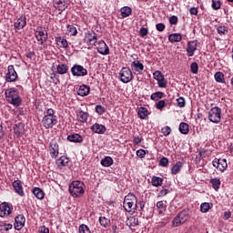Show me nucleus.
Returning <instances> with one entry per match:
<instances>
[{
  "label": "nucleus",
  "instance_id": "17",
  "mask_svg": "<svg viewBox=\"0 0 233 233\" xmlns=\"http://www.w3.org/2000/svg\"><path fill=\"white\" fill-rule=\"evenodd\" d=\"M13 188L18 196H25V191L23 190V184L21 183V180H15L13 182Z\"/></svg>",
  "mask_w": 233,
  "mask_h": 233
},
{
  "label": "nucleus",
  "instance_id": "36",
  "mask_svg": "<svg viewBox=\"0 0 233 233\" xmlns=\"http://www.w3.org/2000/svg\"><path fill=\"white\" fill-rule=\"evenodd\" d=\"M23 128H25L24 124L20 123V124L15 125L14 127L15 134H17V136H23V132H24Z\"/></svg>",
  "mask_w": 233,
  "mask_h": 233
},
{
  "label": "nucleus",
  "instance_id": "30",
  "mask_svg": "<svg viewBox=\"0 0 233 233\" xmlns=\"http://www.w3.org/2000/svg\"><path fill=\"white\" fill-rule=\"evenodd\" d=\"M137 116L140 119H147L148 117V109L147 107H140L137 111Z\"/></svg>",
  "mask_w": 233,
  "mask_h": 233
},
{
  "label": "nucleus",
  "instance_id": "10",
  "mask_svg": "<svg viewBox=\"0 0 233 233\" xmlns=\"http://www.w3.org/2000/svg\"><path fill=\"white\" fill-rule=\"evenodd\" d=\"M7 70L8 72L5 75V81H7V83H14V81L17 79V72H15L14 66H9Z\"/></svg>",
  "mask_w": 233,
  "mask_h": 233
},
{
  "label": "nucleus",
  "instance_id": "48",
  "mask_svg": "<svg viewBox=\"0 0 233 233\" xmlns=\"http://www.w3.org/2000/svg\"><path fill=\"white\" fill-rule=\"evenodd\" d=\"M211 6H212L213 10H219L221 8V1L212 0Z\"/></svg>",
  "mask_w": 233,
  "mask_h": 233
},
{
  "label": "nucleus",
  "instance_id": "64",
  "mask_svg": "<svg viewBox=\"0 0 233 233\" xmlns=\"http://www.w3.org/2000/svg\"><path fill=\"white\" fill-rule=\"evenodd\" d=\"M40 233H50V229H48L46 227H41Z\"/></svg>",
  "mask_w": 233,
  "mask_h": 233
},
{
  "label": "nucleus",
  "instance_id": "41",
  "mask_svg": "<svg viewBox=\"0 0 233 233\" xmlns=\"http://www.w3.org/2000/svg\"><path fill=\"white\" fill-rule=\"evenodd\" d=\"M99 223L102 227L106 228V227L110 226V219L106 218V217H100L99 218Z\"/></svg>",
  "mask_w": 233,
  "mask_h": 233
},
{
  "label": "nucleus",
  "instance_id": "35",
  "mask_svg": "<svg viewBox=\"0 0 233 233\" xmlns=\"http://www.w3.org/2000/svg\"><path fill=\"white\" fill-rule=\"evenodd\" d=\"M215 80L217 81V83H224L225 84V74H223L222 72L218 71L215 73Z\"/></svg>",
  "mask_w": 233,
  "mask_h": 233
},
{
  "label": "nucleus",
  "instance_id": "18",
  "mask_svg": "<svg viewBox=\"0 0 233 233\" xmlns=\"http://www.w3.org/2000/svg\"><path fill=\"white\" fill-rule=\"evenodd\" d=\"M91 130L94 134H105V132H106V127L101 124L95 123L91 127Z\"/></svg>",
  "mask_w": 233,
  "mask_h": 233
},
{
  "label": "nucleus",
  "instance_id": "23",
  "mask_svg": "<svg viewBox=\"0 0 233 233\" xmlns=\"http://www.w3.org/2000/svg\"><path fill=\"white\" fill-rule=\"evenodd\" d=\"M67 141L71 143H83V137L79 134H72L67 136Z\"/></svg>",
  "mask_w": 233,
  "mask_h": 233
},
{
  "label": "nucleus",
  "instance_id": "60",
  "mask_svg": "<svg viewBox=\"0 0 233 233\" xmlns=\"http://www.w3.org/2000/svg\"><path fill=\"white\" fill-rule=\"evenodd\" d=\"M156 28H157V30L158 32H164L166 26H165V24H163V23H158V24L156 25Z\"/></svg>",
  "mask_w": 233,
  "mask_h": 233
},
{
  "label": "nucleus",
  "instance_id": "6",
  "mask_svg": "<svg viewBox=\"0 0 233 233\" xmlns=\"http://www.w3.org/2000/svg\"><path fill=\"white\" fill-rule=\"evenodd\" d=\"M71 74L76 77H85V76H88V70L83 66L76 64L71 68Z\"/></svg>",
  "mask_w": 233,
  "mask_h": 233
},
{
  "label": "nucleus",
  "instance_id": "59",
  "mask_svg": "<svg viewBox=\"0 0 233 233\" xmlns=\"http://www.w3.org/2000/svg\"><path fill=\"white\" fill-rule=\"evenodd\" d=\"M156 107L157 108V110H163V108H165V100H159L156 104Z\"/></svg>",
  "mask_w": 233,
  "mask_h": 233
},
{
  "label": "nucleus",
  "instance_id": "53",
  "mask_svg": "<svg viewBox=\"0 0 233 233\" xmlns=\"http://www.w3.org/2000/svg\"><path fill=\"white\" fill-rule=\"evenodd\" d=\"M172 132V128H170V127L166 126L164 127H162V134L163 136H170V133Z\"/></svg>",
  "mask_w": 233,
  "mask_h": 233
},
{
  "label": "nucleus",
  "instance_id": "12",
  "mask_svg": "<svg viewBox=\"0 0 233 233\" xmlns=\"http://www.w3.org/2000/svg\"><path fill=\"white\" fill-rule=\"evenodd\" d=\"M50 156L53 159H56L59 156V144L57 141L52 140L49 145Z\"/></svg>",
  "mask_w": 233,
  "mask_h": 233
},
{
  "label": "nucleus",
  "instance_id": "54",
  "mask_svg": "<svg viewBox=\"0 0 233 233\" xmlns=\"http://www.w3.org/2000/svg\"><path fill=\"white\" fill-rule=\"evenodd\" d=\"M139 34H140L141 37H147V35H148V28H147V27L140 28Z\"/></svg>",
  "mask_w": 233,
  "mask_h": 233
},
{
  "label": "nucleus",
  "instance_id": "11",
  "mask_svg": "<svg viewBox=\"0 0 233 233\" xmlns=\"http://www.w3.org/2000/svg\"><path fill=\"white\" fill-rule=\"evenodd\" d=\"M96 50L98 54H101V56H108V54H110V49L108 48V46L103 40L97 42Z\"/></svg>",
  "mask_w": 233,
  "mask_h": 233
},
{
  "label": "nucleus",
  "instance_id": "21",
  "mask_svg": "<svg viewBox=\"0 0 233 233\" xmlns=\"http://www.w3.org/2000/svg\"><path fill=\"white\" fill-rule=\"evenodd\" d=\"M56 163L59 168L63 167H68V164L70 163V158L63 156L60 158L56 159Z\"/></svg>",
  "mask_w": 233,
  "mask_h": 233
},
{
  "label": "nucleus",
  "instance_id": "55",
  "mask_svg": "<svg viewBox=\"0 0 233 233\" xmlns=\"http://www.w3.org/2000/svg\"><path fill=\"white\" fill-rule=\"evenodd\" d=\"M159 165H160V167H168V158L163 157L159 160Z\"/></svg>",
  "mask_w": 233,
  "mask_h": 233
},
{
  "label": "nucleus",
  "instance_id": "39",
  "mask_svg": "<svg viewBox=\"0 0 233 233\" xmlns=\"http://www.w3.org/2000/svg\"><path fill=\"white\" fill-rule=\"evenodd\" d=\"M212 208V204L204 202L200 205V211L203 213L208 212Z\"/></svg>",
  "mask_w": 233,
  "mask_h": 233
},
{
  "label": "nucleus",
  "instance_id": "43",
  "mask_svg": "<svg viewBox=\"0 0 233 233\" xmlns=\"http://www.w3.org/2000/svg\"><path fill=\"white\" fill-rule=\"evenodd\" d=\"M217 31L219 34V35H227V34H228V29L227 28V26H218L217 27Z\"/></svg>",
  "mask_w": 233,
  "mask_h": 233
},
{
  "label": "nucleus",
  "instance_id": "51",
  "mask_svg": "<svg viewBox=\"0 0 233 233\" xmlns=\"http://www.w3.org/2000/svg\"><path fill=\"white\" fill-rule=\"evenodd\" d=\"M190 70H191L192 74H198V72L199 70V66H198V64L196 62H193L190 65Z\"/></svg>",
  "mask_w": 233,
  "mask_h": 233
},
{
  "label": "nucleus",
  "instance_id": "63",
  "mask_svg": "<svg viewBox=\"0 0 233 233\" xmlns=\"http://www.w3.org/2000/svg\"><path fill=\"white\" fill-rule=\"evenodd\" d=\"M1 230H5V232H8V230H12V224H5Z\"/></svg>",
  "mask_w": 233,
  "mask_h": 233
},
{
  "label": "nucleus",
  "instance_id": "22",
  "mask_svg": "<svg viewBox=\"0 0 233 233\" xmlns=\"http://www.w3.org/2000/svg\"><path fill=\"white\" fill-rule=\"evenodd\" d=\"M131 67L134 68L137 74H141L145 70V66L139 62V60H135L131 63Z\"/></svg>",
  "mask_w": 233,
  "mask_h": 233
},
{
  "label": "nucleus",
  "instance_id": "16",
  "mask_svg": "<svg viewBox=\"0 0 233 233\" xmlns=\"http://www.w3.org/2000/svg\"><path fill=\"white\" fill-rule=\"evenodd\" d=\"M12 214V208L5 202L0 205V218H5V216H10Z\"/></svg>",
  "mask_w": 233,
  "mask_h": 233
},
{
  "label": "nucleus",
  "instance_id": "45",
  "mask_svg": "<svg viewBox=\"0 0 233 233\" xmlns=\"http://www.w3.org/2000/svg\"><path fill=\"white\" fill-rule=\"evenodd\" d=\"M153 77L157 81H160V79H163L165 77V75L163 73H161V71H155L153 73Z\"/></svg>",
  "mask_w": 233,
  "mask_h": 233
},
{
  "label": "nucleus",
  "instance_id": "46",
  "mask_svg": "<svg viewBox=\"0 0 233 233\" xmlns=\"http://www.w3.org/2000/svg\"><path fill=\"white\" fill-rule=\"evenodd\" d=\"M95 110H96V114H98V116H103V114H105V112H106V109H105V107L101 105L96 106Z\"/></svg>",
  "mask_w": 233,
  "mask_h": 233
},
{
  "label": "nucleus",
  "instance_id": "27",
  "mask_svg": "<svg viewBox=\"0 0 233 233\" xmlns=\"http://www.w3.org/2000/svg\"><path fill=\"white\" fill-rule=\"evenodd\" d=\"M120 13L123 18L130 17L132 15V8L130 6H124L120 9Z\"/></svg>",
  "mask_w": 233,
  "mask_h": 233
},
{
  "label": "nucleus",
  "instance_id": "28",
  "mask_svg": "<svg viewBox=\"0 0 233 233\" xmlns=\"http://www.w3.org/2000/svg\"><path fill=\"white\" fill-rule=\"evenodd\" d=\"M33 194L37 199H45V192L39 187H35L33 189Z\"/></svg>",
  "mask_w": 233,
  "mask_h": 233
},
{
  "label": "nucleus",
  "instance_id": "40",
  "mask_svg": "<svg viewBox=\"0 0 233 233\" xmlns=\"http://www.w3.org/2000/svg\"><path fill=\"white\" fill-rule=\"evenodd\" d=\"M210 183L213 185L214 190H219V187L221 185V180H219V178H211Z\"/></svg>",
  "mask_w": 233,
  "mask_h": 233
},
{
  "label": "nucleus",
  "instance_id": "29",
  "mask_svg": "<svg viewBox=\"0 0 233 233\" xmlns=\"http://www.w3.org/2000/svg\"><path fill=\"white\" fill-rule=\"evenodd\" d=\"M56 42L61 48H68V42L61 36L56 37Z\"/></svg>",
  "mask_w": 233,
  "mask_h": 233
},
{
  "label": "nucleus",
  "instance_id": "9",
  "mask_svg": "<svg viewBox=\"0 0 233 233\" xmlns=\"http://www.w3.org/2000/svg\"><path fill=\"white\" fill-rule=\"evenodd\" d=\"M42 123L45 128H52L54 125H57V116H44Z\"/></svg>",
  "mask_w": 233,
  "mask_h": 233
},
{
  "label": "nucleus",
  "instance_id": "57",
  "mask_svg": "<svg viewBox=\"0 0 233 233\" xmlns=\"http://www.w3.org/2000/svg\"><path fill=\"white\" fill-rule=\"evenodd\" d=\"M55 114H56V112L54 111V109L48 108L46 110V114L45 115V116H47V117H56Z\"/></svg>",
  "mask_w": 233,
  "mask_h": 233
},
{
  "label": "nucleus",
  "instance_id": "8",
  "mask_svg": "<svg viewBox=\"0 0 233 233\" xmlns=\"http://www.w3.org/2000/svg\"><path fill=\"white\" fill-rule=\"evenodd\" d=\"M85 41L87 46H96V43H97V35L94 31H88L86 33Z\"/></svg>",
  "mask_w": 233,
  "mask_h": 233
},
{
  "label": "nucleus",
  "instance_id": "56",
  "mask_svg": "<svg viewBox=\"0 0 233 233\" xmlns=\"http://www.w3.org/2000/svg\"><path fill=\"white\" fill-rule=\"evenodd\" d=\"M157 85L159 88H167V81L165 80V77L158 80Z\"/></svg>",
  "mask_w": 233,
  "mask_h": 233
},
{
  "label": "nucleus",
  "instance_id": "1",
  "mask_svg": "<svg viewBox=\"0 0 233 233\" xmlns=\"http://www.w3.org/2000/svg\"><path fill=\"white\" fill-rule=\"evenodd\" d=\"M5 96L7 103L14 105V106H19L23 101L19 96V91L15 87L5 90Z\"/></svg>",
  "mask_w": 233,
  "mask_h": 233
},
{
  "label": "nucleus",
  "instance_id": "7",
  "mask_svg": "<svg viewBox=\"0 0 233 233\" xmlns=\"http://www.w3.org/2000/svg\"><path fill=\"white\" fill-rule=\"evenodd\" d=\"M212 165L220 172H225L228 167V164H227V159L225 158H215L212 162Z\"/></svg>",
  "mask_w": 233,
  "mask_h": 233
},
{
  "label": "nucleus",
  "instance_id": "19",
  "mask_svg": "<svg viewBox=\"0 0 233 233\" xmlns=\"http://www.w3.org/2000/svg\"><path fill=\"white\" fill-rule=\"evenodd\" d=\"M15 28L17 30H23L25 26H26V16L22 15L17 19V21L14 24Z\"/></svg>",
  "mask_w": 233,
  "mask_h": 233
},
{
  "label": "nucleus",
  "instance_id": "26",
  "mask_svg": "<svg viewBox=\"0 0 233 233\" xmlns=\"http://www.w3.org/2000/svg\"><path fill=\"white\" fill-rule=\"evenodd\" d=\"M181 168H183V162L178 161L171 168V174L173 176H176V174H179L181 171Z\"/></svg>",
  "mask_w": 233,
  "mask_h": 233
},
{
  "label": "nucleus",
  "instance_id": "2",
  "mask_svg": "<svg viewBox=\"0 0 233 233\" xmlns=\"http://www.w3.org/2000/svg\"><path fill=\"white\" fill-rule=\"evenodd\" d=\"M123 207L126 212L134 214L137 210V198H136V195L129 193L126 196L123 201Z\"/></svg>",
  "mask_w": 233,
  "mask_h": 233
},
{
  "label": "nucleus",
  "instance_id": "42",
  "mask_svg": "<svg viewBox=\"0 0 233 233\" xmlns=\"http://www.w3.org/2000/svg\"><path fill=\"white\" fill-rule=\"evenodd\" d=\"M177 217L182 223H185L187 221V219H188V214L185 210L178 213Z\"/></svg>",
  "mask_w": 233,
  "mask_h": 233
},
{
  "label": "nucleus",
  "instance_id": "31",
  "mask_svg": "<svg viewBox=\"0 0 233 233\" xmlns=\"http://www.w3.org/2000/svg\"><path fill=\"white\" fill-rule=\"evenodd\" d=\"M100 164L102 167H112L114 165V159L111 157H106L101 160Z\"/></svg>",
  "mask_w": 233,
  "mask_h": 233
},
{
  "label": "nucleus",
  "instance_id": "58",
  "mask_svg": "<svg viewBox=\"0 0 233 233\" xmlns=\"http://www.w3.org/2000/svg\"><path fill=\"white\" fill-rule=\"evenodd\" d=\"M173 227H179V225H183V222L177 216L172 221Z\"/></svg>",
  "mask_w": 233,
  "mask_h": 233
},
{
  "label": "nucleus",
  "instance_id": "24",
  "mask_svg": "<svg viewBox=\"0 0 233 233\" xmlns=\"http://www.w3.org/2000/svg\"><path fill=\"white\" fill-rule=\"evenodd\" d=\"M56 74L60 76H65V74H68V65L66 64H59L56 66Z\"/></svg>",
  "mask_w": 233,
  "mask_h": 233
},
{
  "label": "nucleus",
  "instance_id": "25",
  "mask_svg": "<svg viewBox=\"0 0 233 233\" xmlns=\"http://www.w3.org/2000/svg\"><path fill=\"white\" fill-rule=\"evenodd\" d=\"M183 39V36L179 33H173L168 35L169 43H179Z\"/></svg>",
  "mask_w": 233,
  "mask_h": 233
},
{
  "label": "nucleus",
  "instance_id": "44",
  "mask_svg": "<svg viewBox=\"0 0 233 233\" xmlns=\"http://www.w3.org/2000/svg\"><path fill=\"white\" fill-rule=\"evenodd\" d=\"M67 32L70 35H77V28L74 25H67Z\"/></svg>",
  "mask_w": 233,
  "mask_h": 233
},
{
  "label": "nucleus",
  "instance_id": "47",
  "mask_svg": "<svg viewBox=\"0 0 233 233\" xmlns=\"http://www.w3.org/2000/svg\"><path fill=\"white\" fill-rule=\"evenodd\" d=\"M177 106H179V108H185L187 102L185 101V97L180 96L177 99Z\"/></svg>",
  "mask_w": 233,
  "mask_h": 233
},
{
  "label": "nucleus",
  "instance_id": "61",
  "mask_svg": "<svg viewBox=\"0 0 233 233\" xmlns=\"http://www.w3.org/2000/svg\"><path fill=\"white\" fill-rule=\"evenodd\" d=\"M146 155H147V151H145L144 149H138L137 151V157L143 158V157H145Z\"/></svg>",
  "mask_w": 233,
  "mask_h": 233
},
{
  "label": "nucleus",
  "instance_id": "50",
  "mask_svg": "<svg viewBox=\"0 0 233 233\" xmlns=\"http://www.w3.org/2000/svg\"><path fill=\"white\" fill-rule=\"evenodd\" d=\"M157 208H158V214H163V212H165L166 207L163 201H158L157 203Z\"/></svg>",
  "mask_w": 233,
  "mask_h": 233
},
{
  "label": "nucleus",
  "instance_id": "5",
  "mask_svg": "<svg viewBox=\"0 0 233 233\" xmlns=\"http://www.w3.org/2000/svg\"><path fill=\"white\" fill-rule=\"evenodd\" d=\"M119 79L122 83H130L134 79V75H132V70L128 67H122L119 72Z\"/></svg>",
  "mask_w": 233,
  "mask_h": 233
},
{
  "label": "nucleus",
  "instance_id": "14",
  "mask_svg": "<svg viewBox=\"0 0 233 233\" xmlns=\"http://www.w3.org/2000/svg\"><path fill=\"white\" fill-rule=\"evenodd\" d=\"M25 223H26V218L25 215H18L15 218V230H21L25 227Z\"/></svg>",
  "mask_w": 233,
  "mask_h": 233
},
{
  "label": "nucleus",
  "instance_id": "49",
  "mask_svg": "<svg viewBox=\"0 0 233 233\" xmlns=\"http://www.w3.org/2000/svg\"><path fill=\"white\" fill-rule=\"evenodd\" d=\"M78 230H79V233H91L88 226L85 224L80 225Z\"/></svg>",
  "mask_w": 233,
  "mask_h": 233
},
{
  "label": "nucleus",
  "instance_id": "3",
  "mask_svg": "<svg viewBox=\"0 0 233 233\" xmlns=\"http://www.w3.org/2000/svg\"><path fill=\"white\" fill-rule=\"evenodd\" d=\"M83 187H85L83 182L79 180L73 181L69 185V192L71 196H73V198H80L83 196V194H85V188H83Z\"/></svg>",
  "mask_w": 233,
  "mask_h": 233
},
{
  "label": "nucleus",
  "instance_id": "38",
  "mask_svg": "<svg viewBox=\"0 0 233 233\" xmlns=\"http://www.w3.org/2000/svg\"><path fill=\"white\" fill-rule=\"evenodd\" d=\"M151 183L153 187H161V185H163V178L159 177H153L151 178Z\"/></svg>",
  "mask_w": 233,
  "mask_h": 233
},
{
  "label": "nucleus",
  "instance_id": "52",
  "mask_svg": "<svg viewBox=\"0 0 233 233\" xmlns=\"http://www.w3.org/2000/svg\"><path fill=\"white\" fill-rule=\"evenodd\" d=\"M50 77L55 85H59V83H61V81L59 80V75L52 73Z\"/></svg>",
  "mask_w": 233,
  "mask_h": 233
},
{
  "label": "nucleus",
  "instance_id": "33",
  "mask_svg": "<svg viewBox=\"0 0 233 233\" xmlns=\"http://www.w3.org/2000/svg\"><path fill=\"white\" fill-rule=\"evenodd\" d=\"M77 119L80 123H86V119H88V113L80 111L77 115Z\"/></svg>",
  "mask_w": 233,
  "mask_h": 233
},
{
  "label": "nucleus",
  "instance_id": "34",
  "mask_svg": "<svg viewBox=\"0 0 233 233\" xmlns=\"http://www.w3.org/2000/svg\"><path fill=\"white\" fill-rule=\"evenodd\" d=\"M163 96H165V93L157 91L150 96V99H152V101H159V99H163Z\"/></svg>",
  "mask_w": 233,
  "mask_h": 233
},
{
  "label": "nucleus",
  "instance_id": "32",
  "mask_svg": "<svg viewBox=\"0 0 233 233\" xmlns=\"http://www.w3.org/2000/svg\"><path fill=\"white\" fill-rule=\"evenodd\" d=\"M127 225L128 227H137L139 225V219L136 217H130L127 221Z\"/></svg>",
  "mask_w": 233,
  "mask_h": 233
},
{
  "label": "nucleus",
  "instance_id": "15",
  "mask_svg": "<svg viewBox=\"0 0 233 233\" xmlns=\"http://www.w3.org/2000/svg\"><path fill=\"white\" fill-rule=\"evenodd\" d=\"M35 35L37 41L40 42L39 45H45L48 39V34H45V31L43 30L36 31Z\"/></svg>",
  "mask_w": 233,
  "mask_h": 233
},
{
  "label": "nucleus",
  "instance_id": "62",
  "mask_svg": "<svg viewBox=\"0 0 233 233\" xmlns=\"http://www.w3.org/2000/svg\"><path fill=\"white\" fill-rule=\"evenodd\" d=\"M177 15H172L169 17V24L170 25H177Z\"/></svg>",
  "mask_w": 233,
  "mask_h": 233
},
{
  "label": "nucleus",
  "instance_id": "4",
  "mask_svg": "<svg viewBox=\"0 0 233 233\" xmlns=\"http://www.w3.org/2000/svg\"><path fill=\"white\" fill-rule=\"evenodd\" d=\"M208 119L211 123H220L221 121V109L219 106L212 107L208 112Z\"/></svg>",
  "mask_w": 233,
  "mask_h": 233
},
{
  "label": "nucleus",
  "instance_id": "37",
  "mask_svg": "<svg viewBox=\"0 0 233 233\" xmlns=\"http://www.w3.org/2000/svg\"><path fill=\"white\" fill-rule=\"evenodd\" d=\"M178 130L180 134H188L189 129H188V124L185 122H181L178 127Z\"/></svg>",
  "mask_w": 233,
  "mask_h": 233
},
{
  "label": "nucleus",
  "instance_id": "20",
  "mask_svg": "<svg viewBox=\"0 0 233 233\" xmlns=\"http://www.w3.org/2000/svg\"><path fill=\"white\" fill-rule=\"evenodd\" d=\"M90 94V86L86 85H82L79 86L77 90V96H81V97H85Z\"/></svg>",
  "mask_w": 233,
  "mask_h": 233
},
{
  "label": "nucleus",
  "instance_id": "13",
  "mask_svg": "<svg viewBox=\"0 0 233 233\" xmlns=\"http://www.w3.org/2000/svg\"><path fill=\"white\" fill-rule=\"evenodd\" d=\"M196 50H198V40H192L187 42V57L194 56Z\"/></svg>",
  "mask_w": 233,
  "mask_h": 233
}]
</instances>
